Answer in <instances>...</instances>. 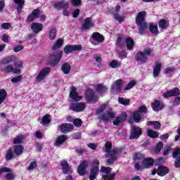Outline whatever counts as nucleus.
I'll return each instance as SVG.
<instances>
[{
    "mask_svg": "<svg viewBox=\"0 0 180 180\" xmlns=\"http://www.w3.org/2000/svg\"><path fill=\"white\" fill-rule=\"evenodd\" d=\"M105 147V157L107 158H109L111 157V158L107 160V164L108 165H112L116 160H117V157L122 154V149H113L110 150L112 148V142L107 141L104 146Z\"/></svg>",
    "mask_w": 180,
    "mask_h": 180,
    "instance_id": "nucleus-1",
    "label": "nucleus"
},
{
    "mask_svg": "<svg viewBox=\"0 0 180 180\" xmlns=\"http://www.w3.org/2000/svg\"><path fill=\"white\" fill-rule=\"evenodd\" d=\"M11 63H13L14 66L16 68H14V70H20V68L23 67V61H22L20 58H18L15 55H11L0 60L1 65H5V64H11Z\"/></svg>",
    "mask_w": 180,
    "mask_h": 180,
    "instance_id": "nucleus-2",
    "label": "nucleus"
},
{
    "mask_svg": "<svg viewBox=\"0 0 180 180\" xmlns=\"http://www.w3.org/2000/svg\"><path fill=\"white\" fill-rule=\"evenodd\" d=\"M146 11H140L136 18V23L139 26V30L141 34H143L146 32L147 28V22H146Z\"/></svg>",
    "mask_w": 180,
    "mask_h": 180,
    "instance_id": "nucleus-3",
    "label": "nucleus"
},
{
    "mask_svg": "<svg viewBox=\"0 0 180 180\" xmlns=\"http://www.w3.org/2000/svg\"><path fill=\"white\" fill-rule=\"evenodd\" d=\"M99 172L103 180H115L116 173L112 172V167L101 166Z\"/></svg>",
    "mask_w": 180,
    "mask_h": 180,
    "instance_id": "nucleus-4",
    "label": "nucleus"
},
{
    "mask_svg": "<svg viewBox=\"0 0 180 180\" xmlns=\"http://www.w3.org/2000/svg\"><path fill=\"white\" fill-rule=\"evenodd\" d=\"M153 50L150 49H146L143 52H139L135 56L136 61H141V63H146L148 56H151Z\"/></svg>",
    "mask_w": 180,
    "mask_h": 180,
    "instance_id": "nucleus-5",
    "label": "nucleus"
},
{
    "mask_svg": "<svg viewBox=\"0 0 180 180\" xmlns=\"http://www.w3.org/2000/svg\"><path fill=\"white\" fill-rule=\"evenodd\" d=\"M99 173V161L95 160L93 161V167L90 171V174L89 175V180L96 179L98 174Z\"/></svg>",
    "mask_w": 180,
    "mask_h": 180,
    "instance_id": "nucleus-6",
    "label": "nucleus"
},
{
    "mask_svg": "<svg viewBox=\"0 0 180 180\" xmlns=\"http://www.w3.org/2000/svg\"><path fill=\"white\" fill-rule=\"evenodd\" d=\"M51 71V69L49 67L41 69L35 78L37 82H41V81H44V79H46V77L50 74Z\"/></svg>",
    "mask_w": 180,
    "mask_h": 180,
    "instance_id": "nucleus-7",
    "label": "nucleus"
},
{
    "mask_svg": "<svg viewBox=\"0 0 180 180\" xmlns=\"http://www.w3.org/2000/svg\"><path fill=\"white\" fill-rule=\"evenodd\" d=\"M1 71L4 74H9V72H13V74H20L22 70L20 69H15L13 65H2Z\"/></svg>",
    "mask_w": 180,
    "mask_h": 180,
    "instance_id": "nucleus-8",
    "label": "nucleus"
},
{
    "mask_svg": "<svg viewBox=\"0 0 180 180\" xmlns=\"http://www.w3.org/2000/svg\"><path fill=\"white\" fill-rule=\"evenodd\" d=\"M123 85V80L117 79L111 86L110 92L115 95L117 94H120L122 91V86Z\"/></svg>",
    "mask_w": 180,
    "mask_h": 180,
    "instance_id": "nucleus-9",
    "label": "nucleus"
},
{
    "mask_svg": "<svg viewBox=\"0 0 180 180\" xmlns=\"http://www.w3.org/2000/svg\"><path fill=\"white\" fill-rule=\"evenodd\" d=\"M70 102V109L74 110V112H82L86 108L85 103H74V101H71Z\"/></svg>",
    "mask_w": 180,
    "mask_h": 180,
    "instance_id": "nucleus-10",
    "label": "nucleus"
},
{
    "mask_svg": "<svg viewBox=\"0 0 180 180\" xmlns=\"http://www.w3.org/2000/svg\"><path fill=\"white\" fill-rule=\"evenodd\" d=\"M69 96L72 101H75V102H79V101H82L84 98V96L79 95V93L77 91V88L74 86L70 87Z\"/></svg>",
    "mask_w": 180,
    "mask_h": 180,
    "instance_id": "nucleus-11",
    "label": "nucleus"
},
{
    "mask_svg": "<svg viewBox=\"0 0 180 180\" xmlns=\"http://www.w3.org/2000/svg\"><path fill=\"white\" fill-rule=\"evenodd\" d=\"M85 98L87 102H96L99 97L94 94V91L91 89H89L86 91L84 94Z\"/></svg>",
    "mask_w": 180,
    "mask_h": 180,
    "instance_id": "nucleus-12",
    "label": "nucleus"
},
{
    "mask_svg": "<svg viewBox=\"0 0 180 180\" xmlns=\"http://www.w3.org/2000/svg\"><path fill=\"white\" fill-rule=\"evenodd\" d=\"M63 57V51H59L57 53L49 54V60L53 65H57L58 63H60V60Z\"/></svg>",
    "mask_w": 180,
    "mask_h": 180,
    "instance_id": "nucleus-13",
    "label": "nucleus"
},
{
    "mask_svg": "<svg viewBox=\"0 0 180 180\" xmlns=\"http://www.w3.org/2000/svg\"><path fill=\"white\" fill-rule=\"evenodd\" d=\"M143 131L141 130V128L133 126L131 128V132L130 139L131 140H134V139H139L141 136V133Z\"/></svg>",
    "mask_w": 180,
    "mask_h": 180,
    "instance_id": "nucleus-14",
    "label": "nucleus"
},
{
    "mask_svg": "<svg viewBox=\"0 0 180 180\" xmlns=\"http://www.w3.org/2000/svg\"><path fill=\"white\" fill-rule=\"evenodd\" d=\"M60 166L62 167V171L64 175H70L72 172V169L70 167L67 160H62L60 162Z\"/></svg>",
    "mask_w": 180,
    "mask_h": 180,
    "instance_id": "nucleus-15",
    "label": "nucleus"
},
{
    "mask_svg": "<svg viewBox=\"0 0 180 180\" xmlns=\"http://www.w3.org/2000/svg\"><path fill=\"white\" fill-rule=\"evenodd\" d=\"M88 164H89L88 160H84L79 165L77 168L79 175L83 176L84 174H86V167H88Z\"/></svg>",
    "mask_w": 180,
    "mask_h": 180,
    "instance_id": "nucleus-16",
    "label": "nucleus"
},
{
    "mask_svg": "<svg viewBox=\"0 0 180 180\" xmlns=\"http://www.w3.org/2000/svg\"><path fill=\"white\" fill-rule=\"evenodd\" d=\"M59 129L62 133H70L74 130V125L72 124H63L59 126Z\"/></svg>",
    "mask_w": 180,
    "mask_h": 180,
    "instance_id": "nucleus-17",
    "label": "nucleus"
},
{
    "mask_svg": "<svg viewBox=\"0 0 180 180\" xmlns=\"http://www.w3.org/2000/svg\"><path fill=\"white\" fill-rule=\"evenodd\" d=\"M82 27L83 30H88L91 27H94V20H92V18H86L84 19Z\"/></svg>",
    "mask_w": 180,
    "mask_h": 180,
    "instance_id": "nucleus-18",
    "label": "nucleus"
},
{
    "mask_svg": "<svg viewBox=\"0 0 180 180\" xmlns=\"http://www.w3.org/2000/svg\"><path fill=\"white\" fill-rule=\"evenodd\" d=\"M168 169L165 167H160L158 169H154L152 172V175H155V174H158V175H160V176H164L165 175H167L168 174Z\"/></svg>",
    "mask_w": 180,
    "mask_h": 180,
    "instance_id": "nucleus-19",
    "label": "nucleus"
},
{
    "mask_svg": "<svg viewBox=\"0 0 180 180\" xmlns=\"http://www.w3.org/2000/svg\"><path fill=\"white\" fill-rule=\"evenodd\" d=\"M180 95L179 89L174 88L163 94L164 98H170V96H178Z\"/></svg>",
    "mask_w": 180,
    "mask_h": 180,
    "instance_id": "nucleus-20",
    "label": "nucleus"
},
{
    "mask_svg": "<svg viewBox=\"0 0 180 180\" xmlns=\"http://www.w3.org/2000/svg\"><path fill=\"white\" fill-rule=\"evenodd\" d=\"M127 119V113L123 112L122 115H120L113 121V125L114 126H119L121 123H123L124 120H126Z\"/></svg>",
    "mask_w": 180,
    "mask_h": 180,
    "instance_id": "nucleus-21",
    "label": "nucleus"
},
{
    "mask_svg": "<svg viewBox=\"0 0 180 180\" xmlns=\"http://www.w3.org/2000/svg\"><path fill=\"white\" fill-rule=\"evenodd\" d=\"M39 15H40V10L37 8L34 10L32 13H30L27 17V22H33L34 19H37L39 18Z\"/></svg>",
    "mask_w": 180,
    "mask_h": 180,
    "instance_id": "nucleus-22",
    "label": "nucleus"
},
{
    "mask_svg": "<svg viewBox=\"0 0 180 180\" xmlns=\"http://www.w3.org/2000/svg\"><path fill=\"white\" fill-rule=\"evenodd\" d=\"M114 117H115V113L112 110H109L108 111H107L105 114L99 116V118L101 120H105V121L110 120V119H113Z\"/></svg>",
    "mask_w": 180,
    "mask_h": 180,
    "instance_id": "nucleus-23",
    "label": "nucleus"
},
{
    "mask_svg": "<svg viewBox=\"0 0 180 180\" xmlns=\"http://www.w3.org/2000/svg\"><path fill=\"white\" fill-rule=\"evenodd\" d=\"M173 158L176 159L175 167L179 168L180 167V149L177 148L173 152Z\"/></svg>",
    "mask_w": 180,
    "mask_h": 180,
    "instance_id": "nucleus-24",
    "label": "nucleus"
},
{
    "mask_svg": "<svg viewBox=\"0 0 180 180\" xmlns=\"http://www.w3.org/2000/svg\"><path fill=\"white\" fill-rule=\"evenodd\" d=\"M31 29L34 33H39V32H41L43 30V24L33 22L31 25Z\"/></svg>",
    "mask_w": 180,
    "mask_h": 180,
    "instance_id": "nucleus-25",
    "label": "nucleus"
},
{
    "mask_svg": "<svg viewBox=\"0 0 180 180\" xmlns=\"http://www.w3.org/2000/svg\"><path fill=\"white\" fill-rule=\"evenodd\" d=\"M164 108V104L160 103V101L156 100L152 103V108L155 112H160Z\"/></svg>",
    "mask_w": 180,
    "mask_h": 180,
    "instance_id": "nucleus-26",
    "label": "nucleus"
},
{
    "mask_svg": "<svg viewBox=\"0 0 180 180\" xmlns=\"http://www.w3.org/2000/svg\"><path fill=\"white\" fill-rule=\"evenodd\" d=\"M68 6H70V4L68 2L64 1H57L53 4L55 9H67Z\"/></svg>",
    "mask_w": 180,
    "mask_h": 180,
    "instance_id": "nucleus-27",
    "label": "nucleus"
},
{
    "mask_svg": "<svg viewBox=\"0 0 180 180\" xmlns=\"http://www.w3.org/2000/svg\"><path fill=\"white\" fill-rule=\"evenodd\" d=\"M95 90L98 93V95H102V94L108 91V87L103 84H96L94 86Z\"/></svg>",
    "mask_w": 180,
    "mask_h": 180,
    "instance_id": "nucleus-28",
    "label": "nucleus"
},
{
    "mask_svg": "<svg viewBox=\"0 0 180 180\" xmlns=\"http://www.w3.org/2000/svg\"><path fill=\"white\" fill-rule=\"evenodd\" d=\"M162 64L160 62H157L153 67V77L157 78L160 75V71H161Z\"/></svg>",
    "mask_w": 180,
    "mask_h": 180,
    "instance_id": "nucleus-29",
    "label": "nucleus"
},
{
    "mask_svg": "<svg viewBox=\"0 0 180 180\" xmlns=\"http://www.w3.org/2000/svg\"><path fill=\"white\" fill-rule=\"evenodd\" d=\"M154 164V160L151 158H146L143 160L142 162L143 168H150L152 165Z\"/></svg>",
    "mask_w": 180,
    "mask_h": 180,
    "instance_id": "nucleus-30",
    "label": "nucleus"
},
{
    "mask_svg": "<svg viewBox=\"0 0 180 180\" xmlns=\"http://www.w3.org/2000/svg\"><path fill=\"white\" fill-rule=\"evenodd\" d=\"M125 44L128 50H133V47H134V41L130 37L127 38L125 40Z\"/></svg>",
    "mask_w": 180,
    "mask_h": 180,
    "instance_id": "nucleus-31",
    "label": "nucleus"
},
{
    "mask_svg": "<svg viewBox=\"0 0 180 180\" xmlns=\"http://www.w3.org/2000/svg\"><path fill=\"white\" fill-rule=\"evenodd\" d=\"M65 140H67V136L65 135L58 136L55 144L57 146V147H60V146H61V144H63Z\"/></svg>",
    "mask_w": 180,
    "mask_h": 180,
    "instance_id": "nucleus-32",
    "label": "nucleus"
},
{
    "mask_svg": "<svg viewBox=\"0 0 180 180\" xmlns=\"http://www.w3.org/2000/svg\"><path fill=\"white\" fill-rule=\"evenodd\" d=\"M61 70H62L63 74L68 75V74H70V72L71 71V65H69L68 63H65L62 65Z\"/></svg>",
    "mask_w": 180,
    "mask_h": 180,
    "instance_id": "nucleus-33",
    "label": "nucleus"
},
{
    "mask_svg": "<svg viewBox=\"0 0 180 180\" xmlns=\"http://www.w3.org/2000/svg\"><path fill=\"white\" fill-rule=\"evenodd\" d=\"M92 39L94 40H96V41H100L102 42L105 39L103 38V36H102L101 34L98 32H94L91 35Z\"/></svg>",
    "mask_w": 180,
    "mask_h": 180,
    "instance_id": "nucleus-34",
    "label": "nucleus"
},
{
    "mask_svg": "<svg viewBox=\"0 0 180 180\" xmlns=\"http://www.w3.org/2000/svg\"><path fill=\"white\" fill-rule=\"evenodd\" d=\"M6 96H8L6 91L4 89H0V105L4 103V101L6 99Z\"/></svg>",
    "mask_w": 180,
    "mask_h": 180,
    "instance_id": "nucleus-35",
    "label": "nucleus"
},
{
    "mask_svg": "<svg viewBox=\"0 0 180 180\" xmlns=\"http://www.w3.org/2000/svg\"><path fill=\"white\" fill-rule=\"evenodd\" d=\"M63 44H64V40L63 39L60 38L53 44V49L57 50V49H60V47H61V46H63Z\"/></svg>",
    "mask_w": 180,
    "mask_h": 180,
    "instance_id": "nucleus-36",
    "label": "nucleus"
},
{
    "mask_svg": "<svg viewBox=\"0 0 180 180\" xmlns=\"http://www.w3.org/2000/svg\"><path fill=\"white\" fill-rule=\"evenodd\" d=\"M56 36H57V30H56V27H52L49 31L50 40H54V39H56Z\"/></svg>",
    "mask_w": 180,
    "mask_h": 180,
    "instance_id": "nucleus-37",
    "label": "nucleus"
},
{
    "mask_svg": "<svg viewBox=\"0 0 180 180\" xmlns=\"http://www.w3.org/2000/svg\"><path fill=\"white\" fill-rule=\"evenodd\" d=\"M109 65L111 68H119L122 65V62L113 60L109 63Z\"/></svg>",
    "mask_w": 180,
    "mask_h": 180,
    "instance_id": "nucleus-38",
    "label": "nucleus"
},
{
    "mask_svg": "<svg viewBox=\"0 0 180 180\" xmlns=\"http://www.w3.org/2000/svg\"><path fill=\"white\" fill-rule=\"evenodd\" d=\"M133 118L136 123H139L141 120V114L138 111H135L133 112Z\"/></svg>",
    "mask_w": 180,
    "mask_h": 180,
    "instance_id": "nucleus-39",
    "label": "nucleus"
},
{
    "mask_svg": "<svg viewBox=\"0 0 180 180\" xmlns=\"http://www.w3.org/2000/svg\"><path fill=\"white\" fill-rule=\"evenodd\" d=\"M23 140H25V136H23V135H18L13 139V143H14V144H20L21 143H23Z\"/></svg>",
    "mask_w": 180,
    "mask_h": 180,
    "instance_id": "nucleus-40",
    "label": "nucleus"
},
{
    "mask_svg": "<svg viewBox=\"0 0 180 180\" xmlns=\"http://www.w3.org/2000/svg\"><path fill=\"white\" fill-rule=\"evenodd\" d=\"M149 30L153 34H158V26L157 25L150 24L149 25Z\"/></svg>",
    "mask_w": 180,
    "mask_h": 180,
    "instance_id": "nucleus-41",
    "label": "nucleus"
},
{
    "mask_svg": "<svg viewBox=\"0 0 180 180\" xmlns=\"http://www.w3.org/2000/svg\"><path fill=\"white\" fill-rule=\"evenodd\" d=\"M14 153L17 155H20V154H22L23 153V146H14Z\"/></svg>",
    "mask_w": 180,
    "mask_h": 180,
    "instance_id": "nucleus-42",
    "label": "nucleus"
},
{
    "mask_svg": "<svg viewBox=\"0 0 180 180\" xmlns=\"http://www.w3.org/2000/svg\"><path fill=\"white\" fill-rule=\"evenodd\" d=\"M147 135L152 139L158 137V133L157 131H153L152 129H148L147 130Z\"/></svg>",
    "mask_w": 180,
    "mask_h": 180,
    "instance_id": "nucleus-43",
    "label": "nucleus"
},
{
    "mask_svg": "<svg viewBox=\"0 0 180 180\" xmlns=\"http://www.w3.org/2000/svg\"><path fill=\"white\" fill-rule=\"evenodd\" d=\"M151 124L154 125V129L155 130H158V129H160V127H161V124H160V122H158L148 121L147 122L148 126H151Z\"/></svg>",
    "mask_w": 180,
    "mask_h": 180,
    "instance_id": "nucleus-44",
    "label": "nucleus"
},
{
    "mask_svg": "<svg viewBox=\"0 0 180 180\" xmlns=\"http://www.w3.org/2000/svg\"><path fill=\"white\" fill-rule=\"evenodd\" d=\"M168 26V21L165 19H162L159 21L160 29H165Z\"/></svg>",
    "mask_w": 180,
    "mask_h": 180,
    "instance_id": "nucleus-45",
    "label": "nucleus"
},
{
    "mask_svg": "<svg viewBox=\"0 0 180 180\" xmlns=\"http://www.w3.org/2000/svg\"><path fill=\"white\" fill-rule=\"evenodd\" d=\"M63 51L65 54H71V53H74L72 45H67Z\"/></svg>",
    "mask_w": 180,
    "mask_h": 180,
    "instance_id": "nucleus-46",
    "label": "nucleus"
},
{
    "mask_svg": "<svg viewBox=\"0 0 180 180\" xmlns=\"http://www.w3.org/2000/svg\"><path fill=\"white\" fill-rule=\"evenodd\" d=\"M119 103H121V105H124V106H127L129 103H130V99L129 98H118Z\"/></svg>",
    "mask_w": 180,
    "mask_h": 180,
    "instance_id": "nucleus-47",
    "label": "nucleus"
},
{
    "mask_svg": "<svg viewBox=\"0 0 180 180\" xmlns=\"http://www.w3.org/2000/svg\"><path fill=\"white\" fill-rule=\"evenodd\" d=\"M114 19L115 20H117L120 23H122V22H124L125 17L123 15H120L119 13H114L113 15Z\"/></svg>",
    "mask_w": 180,
    "mask_h": 180,
    "instance_id": "nucleus-48",
    "label": "nucleus"
},
{
    "mask_svg": "<svg viewBox=\"0 0 180 180\" xmlns=\"http://www.w3.org/2000/svg\"><path fill=\"white\" fill-rule=\"evenodd\" d=\"M50 122H51L50 115H46L42 117V123L44 124H49Z\"/></svg>",
    "mask_w": 180,
    "mask_h": 180,
    "instance_id": "nucleus-49",
    "label": "nucleus"
},
{
    "mask_svg": "<svg viewBox=\"0 0 180 180\" xmlns=\"http://www.w3.org/2000/svg\"><path fill=\"white\" fill-rule=\"evenodd\" d=\"M22 79H23V75H19V76L12 78L11 82H13V84H18V82H20V81H22Z\"/></svg>",
    "mask_w": 180,
    "mask_h": 180,
    "instance_id": "nucleus-50",
    "label": "nucleus"
},
{
    "mask_svg": "<svg viewBox=\"0 0 180 180\" xmlns=\"http://www.w3.org/2000/svg\"><path fill=\"white\" fill-rule=\"evenodd\" d=\"M134 85H136V81L132 80L129 82L127 86L124 88L125 91H129V89H131V88H133Z\"/></svg>",
    "mask_w": 180,
    "mask_h": 180,
    "instance_id": "nucleus-51",
    "label": "nucleus"
},
{
    "mask_svg": "<svg viewBox=\"0 0 180 180\" xmlns=\"http://www.w3.org/2000/svg\"><path fill=\"white\" fill-rule=\"evenodd\" d=\"M143 158H144V155L141 153H136L134 155V161H137L139 160H143Z\"/></svg>",
    "mask_w": 180,
    "mask_h": 180,
    "instance_id": "nucleus-52",
    "label": "nucleus"
},
{
    "mask_svg": "<svg viewBox=\"0 0 180 180\" xmlns=\"http://www.w3.org/2000/svg\"><path fill=\"white\" fill-rule=\"evenodd\" d=\"M73 123L76 127H81L82 126V121L79 118L75 119Z\"/></svg>",
    "mask_w": 180,
    "mask_h": 180,
    "instance_id": "nucleus-53",
    "label": "nucleus"
},
{
    "mask_svg": "<svg viewBox=\"0 0 180 180\" xmlns=\"http://www.w3.org/2000/svg\"><path fill=\"white\" fill-rule=\"evenodd\" d=\"M116 44L118 47H122V46L124 45V39L119 37L117 40Z\"/></svg>",
    "mask_w": 180,
    "mask_h": 180,
    "instance_id": "nucleus-54",
    "label": "nucleus"
},
{
    "mask_svg": "<svg viewBox=\"0 0 180 180\" xmlns=\"http://www.w3.org/2000/svg\"><path fill=\"white\" fill-rule=\"evenodd\" d=\"M138 112L141 114V115H143L144 113H147V107H146L145 105H142L139 108Z\"/></svg>",
    "mask_w": 180,
    "mask_h": 180,
    "instance_id": "nucleus-55",
    "label": "nucleus"
},
{
    "mask_svg": "<svg viewBox=\"0 0 180 180\" xmlns=\"http://www.w3.org/2000/svg\"><path fill=\"white\" fill-rule=\"evenodd\" d=\"M175 71V68H166L165 70H164V73L165 74H171V72H174Z\"/></svg>",
    "mask_w": 180,
    "mask_h": 180,
    "instance_id": "nucleus-56",
    "label": "nucleus"
},
{
    "mask_svg": "<svg viewBox=\"0 0 180 180\" xmlns=\"http://www.w3.org/2000/svg\"><path fill=\"white\" fill-rule=\"evenodd\" d=\"M73 6H81L82 1L81 0H71Z\"/></svg>",
    "mask_w": 180,
    "mask_h": 180,
    "instance_id": "nucleus-57",
    "label": "nucleus"
},
{
    "mask_svg": "<svg viewBox=\"0 0 180 180\" xmlns=\"http://www.w3.org/2000/svg\"><path fill=\"white\" fill-rule=\"evenodd\" d=\"M73 51H81L82 50V44L72 45Z\"/></svg>",
    "mask_w": 180,
    "mask_h": 180,
    "instance_id": "nucleus-58",
    "label": "nucleus"
},
{
    "mask_svg": "<svg viewBox=\"0 0 180 180\" xmlns=\"http://www.w3.org/2000/svg\"><path fill=\"white\" fill-rule=\"evenodd\" d=\"M13 157V153H12V150H8L6 154V160H12Z\"/></svg>",
    "mask_w": 180,
    "mask_h": 180,
    "instance_id": "nucleus-59",
    "label": "nucleus"
},
{
    "mask_svg": "<svg viewBox=\"0 0 180 180\" xmlns=\"http://www.w3.org/2000/svg\"><path fill=\"white\" fill-rule=\"evenodd\" d=\"M105 108H106V105L103 104L101 107H99L96 110V115H101L103 110H105Z\"/></svg>",
    "mask_w": 180,
    "mask_h": 180,
    "instance_id": "nucleus-60",
    "label": "nucleus"
},
{
    "mask_svg": "<svg viewBox=\"0 0 180 180\" xmlns=\"http://www.w3.org/2000/svg\"><path fill=\"white\" fill-rule=\"evenodd\" d=\"M12 25L9 22H4L1 24V29H4L6 30H8V29H11V27Z\"/></svg>",
    "mask_w": 180,
    "mask_h": 180,
    "instance_id": "nucleus-61",
    "label": "nucleus"
},
{
    "mask_svg": "<svg viewBox=\"0 0 180 180\" xmlns=\"http://www.w3.org/2000/svg\"><path fill=\"white\" fill-rule=\"evenodd\" d=\"M36 167H37V164L36 163V162H32L30 165V166L27 167L28 171H32L33 169H34V168H36Z\"/></svg>",
    "mask_w": 180,
    "mask_h": 180,
    "instance_id": "nucleus-62",
    "label": "nucleus"
},
{
    "mask_svg": "<svg viewBox=\"0 0 180 180\" xmlns=\"http://www.w3.org/2000/svg\"><path fill=\"white\" fill-rule=\"evenodd\" d=\"M22 50H23V45H18L13 49L15 53H19V51H22Z\"/></svg>",
    "mask_w": 180,
    "mask_h": 180,
    "instance_id": "nucleus-63",
    "label": "nucleus"
},
{
    "mask_svg": "<svg viewBox=\"0 0 180 180\" xmlns=\"http://www.w3.org/2000/svg\"><path fill=\"white\" fill-rule=\"evenodd\" d=\"M6 179L13 180L15 179V174L13 173H8L6 175Z\"/></svg>",
    "mask_w": 180,
    "mask_h": 180,
    "instance_id": "nucleus-64",
    "label": "nucleus"
}]
</instances>
